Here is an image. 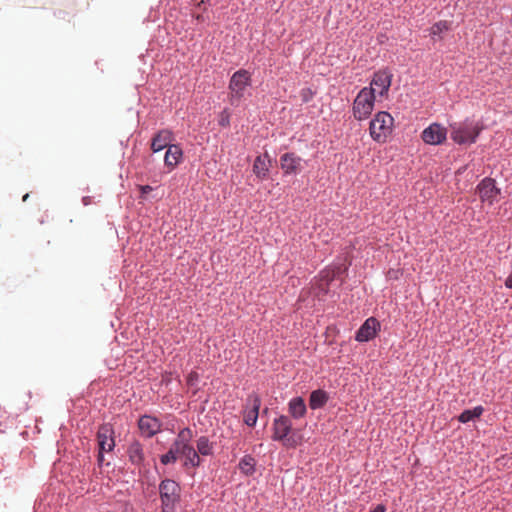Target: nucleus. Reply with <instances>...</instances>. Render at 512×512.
Listing matches in <instances>:
<instances>
[{
  "label": "nucleus",
  "mask_w": 512,
  "mask_h": 512,
  "mask_svg": "<svg viewBox=\"0 0 512 512\" xmlns=\"http://www.w3.org/2000/svg\"><path fill=\"white\" fill-rule=\"evenodd\" d=\"M153 190V188L150 186V185H143V186H140V191H141V194L142 195H146L148 194L149 192H151Z\"/></svg>",
  "instance_id": "28"
},
{
  "label": "nucleus",
  "mask_w": 512,
  "mask_h": 512,
  "mask_svg": "<svg viewBox=\"0 0 512 512\" xmlns=\"http://www.w3.org/2000/svg\"><path fill=\"white\" fill-rule=\"evenodd\" d=\"M219 125L222 127H228L230 125V113L227 109H224L219 118Z\"/></svg>",
  "instance_id": "26"
},
{
  "label": "nucleus",
  "mask_w": 512,
  "mask_h": 512,
  "mask_svg": "<svg viewBox=\"0 0 512 512\" xmlns=\"http://www.w3.org/2000/svg\"><path fill=\"white\" fill-rule=\"evenodd\" d=\"M451 139L457 144L474 143L480 134L481 128L478 123L470 119L450 124Z\"/></svg>",
  "instance_id": "5"
},
{
  "label": "nucleus",
  "mask_w": 512,
  "mask_h": 512,
  "mask_svg": "<svg viewBox=\"0 0 512 512\" xmlns=\"http://www.w3.org/2000/svg\"><path fill=\"white\" fill-rule=\"evenodd\" d=\"M128 457L130 462L140 467L144 462V451L143 446L139 441H133L129 444L127 449Z\"/></svg>",
  "instance_id": "19"
},
{
  "label": "nucleus",
  "mask_w": 512,
  "mask_h": 512,
  "mask_svg": "<svg viewBox=\"0 0 512 512\" xmlns=\"http://www.w3.org/2000/svg\"><path fill=\"white\" fill-rule=\"evenodd\" d=\"M393 128L394 118L386 111L376 113L369 123L370 136L378 143H385L392 134Z\"/></svg>",
  "instance_id": "3"
},
{
  "label": "nucleus",
  "mask_w": 512,
  "mask_h": 512,
  "mask_svg": "<svg viewBox=\"0 0 512 512\" xmlns=\"http://www.w3.org/2000/svg\"><path fill=\"white\" fill-rule=\"evenodd\" d=\"M28 197H29V194H25L24 197H23V201L28 200Z\"/></svg>",
  "instance_id": "33"
},
{
  "label": "nucleus",
  "mask_w": 512,
  "mask_h": 512,
  "mask_svg": "<svg viewBox=\"0 0 512 512\" xmlns=\"http://www.w3.org/2000/svg\"><path fill=\"white\" fill-rule=\"evenodd\" d=\"M292 431V420L288 415H279L274 418L272 423V440L282 442L286 447L294 448L298 442L294 437H290Z\"/></svg>",
  "instance_id": "7"
},
{
  "label": "nucleus",
  "mask_w": 512,
  "mask_h": 512,
  "mask_svg": "<svg viewBox=\"0 0 512 512\" xmlns=\"http://www.w3.org/2000/svg\"><path fill=\"white\" fill-rule=\"evenodd\" d=\"M376 97L373 94V89L370 87H363L356 95L352 104V114L357 121H364L368 119L374 109Z\"/></svg>",
  "instance_id": "4"
},
{
  "label": "nucleus",
  "mask_w": 512,
  "mask_h": 512,
  "mask_svg": "<svg viewBox=\"0 0 512 512\" xmlns=\"http://www.w3.org/2000/svg\"><path fill=\"white\" fill-rule=\"evenodd\" d=\"M174 140L173 132L169 129L159 130L151 140V149L154 153L160 152L169 146H172Z\"/></svg>",
  "instance_id": "15"
},
{
  "label": "nucleus",
  "mask_w": 512,
  "mask_h": 512,
  "mask_svg": "<svg viewBox=\"0 0 512 512\" xmlns=\"http://www.w3.org/2000/svg\"><path fill=\"white\" fill-rule=\"evenodd\" d=\"M196 451L202 456H210L213 454L214 446L207 436H201L196 441Z\"/></svg>",
  "instance_id": "23"
},
{
  "label": "nucleus",
  "mask_w": 512,
  "mask_h": 512,
  "mask_svg": "<svg viewBox=\"0 0 512 512\" xmlns=\"http://www.w3.org/2000/svg\"><path fill=\"white\" fill-rule=\"evenodd\" d=\"M139 429L143 436L151 438L161 430V422L156 417L144 415L138 421Z\"/></svg>",
  "instance_id": "14"
},
{
  "label": "nucleus",
  "mask_w": 512,
  "mask_h": 512,
  "mask_svg": "<svg viewBox=\"0 0 512 512\" xmlns=\"http://www.w3.org/2000/svg\"><path fill=\"white\" fill-rule=\"evenodd\" d=\"M252 86V74L246 69L235 71L230 77L228 84V100L231 106L239 107L250 95L249 89Z\"/></svg>",
  "instance_id": "2"
},
{
  "label": "nucleus",
  "mask_w": 512,
  "mask_h": 512,
  "mask_svg": "<svg viewBox=\"0 0 512 512\" xmlns=\"http://www.w3.org/2000/svg\"><path fill=\"white\" fill-rule=\"evenodd\" d=\"M159 494L162 512H175L180 500V486L171 479H164L159 484Z\"/></svg>",
  "instance_id": "6"
},
{
  "label": "nucleus",
  "mask_w": 512,
  "mask_h": 512,
  "mask_svg": "<svg viewBox=\"0 0 512 512\" xmlns=\"http://www.w3.org/2000/svg\"><path fill=\"white\" fill-rule=\"evenodd\" d=\"M392 73L388 69L378 70L373 74L370 82V88L373 89V94L379 97H384L388 94L392 83Z\"/></svg>",
  "instance_id": "8"
},
{
  "label": "nucleus",
  "mask_w": 512,
  "mask_h": 512,
  "mask_svg": "<svg viewBox=\"0 0 512 512\" xmlns=\"http://www.w3.org/2000/svg\"><path fill=\"white\" fill-rule=\"evenodd\" d=\"M193 432L189 427L181 429L167 453L160 456L163 465L174 464L180 457L184 458V468H196L201 465V458L191 441Z\"/></svg>",
  "instance_id": "1"
},
{
  "label": "nucleus",
  "mask_w": 512,
  "mask_h": 512,
  "mask_svg": "<svg viewBox=\"0 0 512 512\" xmlns=\"http://www.w3.org/2000/svg\"><path fill=\"white\" fill-rule=\"evenodd\" d=\"M183 151L179 145L173 144L166 150L164 163L169 171L173 170L182 160Z\"/></svg>",
  "instance_id": "18"
},
{
  "label": "nucleus",
  "mask_w": 512,
  "mask_h": 512,
  "mask_svg": "<svg viewBox=\"0 0 512 512\" xmlns=\"http://www.w3.org/2000/svg\"><path fill=\"white\" fill-rule=\"evenodd\" d=\"M104 453L105 452H101L100 450H98V455H97V464L98 466H102L103 463H104Z\"/></svg>",
  "instance_id": "29"
},
{
  "label": "nucleus",
  "mask_w": 512,
  "mask_h": 512,
  "mask_svg": "<svg viewBox=\"0 0 512 512\" xmlns=\"http://www.w3.org/2000/svg\"><path fill=\"white\" fill-rule=\"evenodd\" d=\"M483 411L484 409L482 406H476L473 409H466L459 415L458 420L461 423H468L475 418H479Z\"/></svg>",
  "instance_id": "24"
},
{
  "label": "nucleus",
  "mask_w": 512,
  "mask_h": 512,
  "mask_svg": "<svg viewBox=\"0 0 512 512\" xmlns=\"http://www.w3.org/2000/svg\"><path fill=\"white\" fill-rule=\"evenodd\" d=\"M290 419L299 420L305 417L307 406L305 400L301 396L293 397L287 404Z\"/></svg>",
  "instance_id": "17"
},
{
  "label": "nucleus",
  "mask_w": 512,
  "mask_h": 512,
  "mask_svg": "<svg viewBox=\"0 0 512 512\" xmlns=\"http://www.w3.org/2000/svg\"><path fill=\"white\" fill-rule=\"evenodd\" d=\"M421 138L426 144L440 145L447 138V129L439 123H432L422 131Z\"/></svg>",
  "instance_id": "10"
},
{
  "label": "nucleus",
  "mask_w": 512,
  "mask_h": 512,
  "mask_svg": "<svg viewBox=\"0 0 512 512\" xmlns=\"http://www.w3.org/2000/svg\"><path fill=\"white\" fill-rule=\"evenodd\" d=\"M269 156L268 154L259 155L255 158L253 164V172L259 179H265L269 172Z\"/></svg>",
  "instance_id": "20"
},
{
  "label": "nucleus",
  "mask_w": 512,
  "mask_h": 512,
  "mask_svg": "<svg viewBox=\"0 0 512 512\" xmlns=\"http://www.w3.org/2000/svg\"><path fill=\"white\" fill-rule=\"evenodd\" d=\"M260 406V397L255 393L250 394L247 398V407L244 410V423L247 426L254 427L256 425Z\"/></svg>",
  "instance_id": "12"
},
{
  "label": "nucleus",
  "mask_w": 512,
  "mask_h": 512,
  "mask_svg": "<svg viewBox=\"0 0 512 512\" xmlns=\"http://www.w3.org/2000/svg\"><path fill=\"white\" fill-rule=\"evenodd\" d=\"M98 450L111 452L115 447L114 430L109 424H103L97 431Z\"/></svg>",
  "instance_id": "13"
},
{
  "label": "nucleus",
  "mask_w": 512,
  "mask_h": 512,
  "mask_svg": "<svg viewBox=\"0 0 512 512\" xmlns=\"http://www.w3.org/2000/svg\"><path fill=\"white\" fill-rule=\"evenodd\" d=\"M450 28V24L448 21L442 20L438 21L432 25L430 28V36L434 40L442 39L443 33L448 31Z\"/></svg>",
  "instance_id": "25"
},
{
  "label": "nucleus",
  "mask_w": 512,
  "mask_h": 512,
  "mask_svg": "<svg viewBox=\"0 0 512 512\" xmlns=\"http://www.w3.org/2000/svg\"><path fill=\"white\" fill-rule=\"evenodd\" d=\"M238 468L245 476H252L256 472V459L250 455H244L239 463Z\"/></svg>",
  "instance_id": "22"
},
{
  "label": "nucleus",
  "mask_w": 512,
  "mask_h": 512,
  "mask_svg": "<svg viewBox=\"0 0 512 512\" xmlns=\"http://www.w3.org/2000/svg\"><path fill=\"white\" fill-rule=\"evenodd\" d=\"M505 286L509 289H512V272L505 280Z\"/></svg>",
  "instance_id": "30"
},
{
  "label": "nucleus",
  "mask_w": 512,
  "mask_h": 512,
  "mask_svg": "<svg viewBox=\"0 0 512 512\" xmlns=\"http://www.w3.org/2000/svg\"><path fill=\"white\" fill-rule=\"evenodd\" d=\"M302 158L294 153H285L280 158L281 169L284 174H297L301 169Z\"/></svg>",
  "instance_id": "16"
},
{
  "label": "nucleus",
  "mask_w": 512,
  "mask_h": 512,
  "mask_svg": "<svg viewBox=\"0 0 512 512\" xmlns=\"http://www.w3.org/2000/svg\"><path fill=\"white\" fill-rule=\"evenodd\" d=\"M329 400V395L322 389H317L311 392L309 397V407L312 410H317L326 405Z\"/></svg>",
  "instance_id": "21"
},
{
  "label": "nucleus",
  "mask_w": 512,
  "mask_h": 512,
  "mask_svg": "<svg viewBox=\"0 0 512 512\" xmlns=\"http://www.w3.org/2000/svg\"><path fill=\"white\" fill-rule=\"evenodd\" d=\"M198 381H199V375L197 372L195 371H191L187 377H186V382H187V385L190 386V387H194V386H197L198 384Z\"/></svg>",
  "instance_id": "27"
},
{
  "label": "nucleus",
  "mask_w": 512,
  "mask_h": 512,
  "mask_svg": "<svg viewBox=\"0 0 512 512\" xmlns=\"http://www.w3.org/2000/svg\"><path fill=\"white\" fill-rule=\"evenodd\" d=\"M82 202L85 206L89 205L91 203V197L85 196L82 198Z\"/></svg>",
  "instance_id": "32"
},
{
  "label": "nucleus",
  "mask_w": 512,
  "mask_h": 512,
  "mask_svg": "<svg viewBox=\"0 0 512 512\" xmlns=\"http://www.w3.org/2000/svg\"><path fill=\"white\" fill-rule=\"evenodd\" d=\"M482 203L493 205L500 194V189L497 188L496 182L490 177L482 179L476 187Z\"/></svg>",
  "instance_id": "9"
},
{
  "label": "nucleus",
  "mask_w": 512,
  "mask_h": 512,
  "mask_svg": "<svg viewBox=\"0 0 512 512\" xmlns=\"http://www.w3.org/2000/svg\"><path fill=\"white\" fill-rule=\"evenodd\" d=\"M380 329V322L375 317H369L357 330L355 340L360 343L368 342L376 337Z\"/></svg>",
  "instance_id": "11"
},
{
  "label": "nucleus",
  "mask_w": 512,
  "mask_h": 512,
  "mask_svg": "<svg viewBox=\"0 0 512 512\" xmlns=\"http://www.w3.org/2000/svg\"><path fill=\"white\" fill-rule=\"evenodd\" d=\"M370 512H385V507L383 505H377L373 510Z\"/></svg>",
  "instance_id": "31"
}]
</instances>
